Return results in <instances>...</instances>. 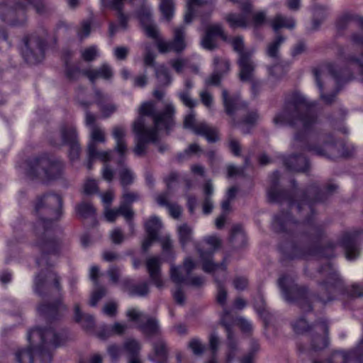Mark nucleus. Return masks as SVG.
I'll list each match as a JSON object with an SVG mask.
<instances>
[{
  "instance_id": "1",
  "label": "nucleus",
  "mask_w": 363,
  "mask_h": 363,
  "mask_svg": "<svg viewBox=\"0 0 363 363\" xmlns=\"http://www.w3.org/2000/svg\"><path fill=\"white\" fill-rule=\"evenodd\" d=\"M279 179V172L276 171L271 177V187L267 192L269 200L278 203L286 201L293 213H300L304 218L301 222H296L289 213H282L274 218V230L279 233H296V237L303 241H315L320 238L323 232L322 225L316 224L312 219L313 203L323 201L318 187L313 185L306 192H303L296 189V183L292 180L294 195L303 197L301 200L295 201L292 196H289L286 191L277 189Z\"/></svg>"
},
{
  "instance_id": "2",
  "label": "nucleus",
  "mask_w": 363,
  "mask_h": 363,
  "mask_svg": "<svg viewBox=\"0 0 363 363\" xmlns=\"http://www.w3.org/2000/svg\"><path fill=\"white\" fill-rule=\"evenodd\" d=\"M62 199L54 194L43 196L35 204V210L40 216L34 226V245L41 253L36 261L38 266H51L48 256L57 255L62 247V242L58 238L62 231L57 223L62 214Z\"/></svg>"
},
{
  "instance_id": "3",
  "label": "nucleus",
  "mask_w": 363,
  "mask_h": 363,
  "mask_svg": "<svg viewBox=\"0 0 363 363\" xmlns=\"http://www.w3.org/2000/svg\"><path fill=\"white\" fill-rule=\"evenodd\" d=\"M313 106L301 94L294 93L286 101L283 111L274 116L273 122L279 126L301 127L302 132L295 134L294 142H303L306 133L316 123V116L312 112Z\"/></svg>"
},
{
  "instance_id": "4",
  "label": "nucleus",
  "mask_w": 363,
  "mask_h": 363,
  "mask_svg": "<svg viewBox=\"0 0 363 363\" xmlns=\"http://www.w3.org/2000/svg\"><path fill=\"white\" fill-rule=\"evenodd\" d=\"M29 347L18 350L15 358L18 363H50V350L60 346L64 337L52 328H35L28 333Z\"/></svg>"
},
{
  "instance_id": "5",
  "label": "nucleus",
  "mask_w": 363,
  "mask_h": 363,
  "mask_svg": "<svg viewBox=\"0 0 363 363\" xmlns=\"http://www.w3.org/2000/svg\"><path fill=\"white\" fill-rule=\"evenodd\" d=\"M60 277L53 270L48 269L46 271H41L34 279V291L40 296L45 294L50 284L52 283L55 289L58 297L52 303L41 304L38 311L42 315L55 318L60 310H66L67 307L63 304L62 287L61 285Z\"/></svg>"
},
{
  "instance_id": "6",
  "label": "nucleus",
  "mask_w": 363,
  "mask_h": 363,
  "mask_svg": "<svg viewBox=\"0 0 363 363\" xmlns=\"http://www.w3.org/2000/svg\"><path fill=\"white\" fill-rule=\"evenodd\" d=\"M33 6L39 14L47 11L44 0H23V2L14 4L12 0H5L0 3V20L11 26H20L26 22L24 11Z\"/></svg>"
},
{
  "instance_id": "7",
  "label": "nucleus",
  "mask_w": 363,
  "mask_h": 363,
  "mask_svg": "<svg viewBox=\"0 0 363 363\" xmlns=\"http://www.w3.org/2000/svg\"><path fill=\"white\" fill-rule=\"evenodd\" d=\"M65 164L60 160L48 155L35 157L28 162L27 174L32 178L52 181L62 178Z\"/></svg>"
},
{
  "instance_id": "8",
  "label": "nucleus",
  "mask_w": 363,
  "mask_h": 363,
  "mask_svg": "<svg viewBox=\"0 0 363 363\" xmlns=\"http://www.w3.org/2000/svg\"><path fill=\"white\" fill-rule=\"evenodd\" d=\"M203 243L208 246L206 248L200 244L196 245V250L202 263V269L206 273L216 272L220 271L223 278L227 275V267L225 263L222 262L220 264L215 263L213 261V254L221 245L220 239L216 235H211L204 238Z\"/></svg>"
},
{
  "instance_id": "9",
  "label": "nucleus",
  "mask_w": 363,
  "mask_h": 363,
  "mask_svg": "<svg viewBox=\"0 0 363 363\" xmlns=\"http://www.w3.org/2000/svg\"><path fill=\"white\" fill-rule=\"evenodd\" d=\"M112 135L116 141L115 151L119 155L117 162L120 169L118 175L120 182L123 189L128 188V186L132 184L134 181V174L133 172L124 164L125 155L128 152L127 143L125 140L126 131L121 126H116L113 128Z\"/></svg>"
},
{
  "instance_id": "10",
  "label": "nucleus",
  "mask_w": 363,
  "mask_h": 363,
  "mask_svg": "<svg viewBox=\"0 0 363 363\" xmlns=\"http://www.w3.org/2000/svg\"><path fill=\"white\" fill-rule=\"evenodd\" d=\"M175 113L174 106L172 104L165 106L164 109L161 113H155V104L153 102H144L139 108V118L142 117L145 121L144 116H151L153 120L154 125L147 128H156L157 131L165 130L169 132L174 125V115Z\"/></svg>"
},
{
  "instance_id": "11",
  "label": "nucleus",
  "mask_w": 363,
  "mask_h": 363,
  "mask_svg": "<svg viewBox=\"0 0 363 363\" xmlns=\"http://www.w3.org/2000/svg\"><path fill=\"white\" fill-rule=\"evenodd\" d=\"M294 330L298 334L309 333L311 348L314 351L321 350L328 345V326L325 321L316 323L310 326L304 318H299L292 324Z\"/></svg>"
},
{
  "instance_id": "12",
  "label": "nucleus",
  "mask_w": 363,
  "mask_h": 363,
  "mask_svg": "<svg viewBox=\"0 0 363 363\" xmlns=\"http://www.w3.org/2000/svg\"><path fill=\"white\" fill-rule=\"evenodd\" d=\"M278 283L284 298L287 302L296 303L305 311L312 309L307 289L304 286L296 284L292 278L288 275L280 277Z\"/></svg>"
},
{
  "instance_id": "13",
  "label": "nucleus",
  "mask_w": 363,
  "mask_h": 363,
  "mask_svg": "<svg viewBox=\"0 0 363 363\" xmlns=\"http://www.w3.org/2000/svg\"><path fill=\"white\" fill-rule=\"evenodd\" d=\"M319 272L327 277V280L320 284V291L323 294L318 298L323 303L333 299L334 296L342 292L344 283L339 274L330 263L322 267Z\"/></svg>"
},
{
  "instance_id": "14",
  "label": "nucleus",
  "mask_w": 363,
  "mask_h": 363,
  "mask_svg": "<svg viewBox=\"0 0 363 363\" xmlns=\"http://www.w3.org/2000/svg\"><path fill=\"white\" fill-rule=\"evenodd\" d=\"M45 41L36 35H30L23 38V47L21 49L25 60L35 65L40 62L45 57Z\"/></svg>"
},
{
  "instance_id": "15",
  "label": "nucleus",
  "mask_w": 363,
  "mask_h": 363,
  "mask_svg": "<svg viewBox=\"0 0 363 363\" xmlns=\"http://www.w3.org/2000/svg\"><path fill=\"white\" fill-rule=\"evenodd\" d=\"M133 130L138 138L133 150L134 153L138 156H141L145 153L146 143H155L158 140V131L156 128H147L142 117L134 121Z\"/></svg>"
},
{
  "instance_id": "16",
  "label": "nucleus",
  "mask_w": 363,
  "mask_h": 363,
  "mask_svg": "<svg viewBox=\"0 0 363 363\" xmlns=\"http://www.w3.org/2000/svg\"><path fill=\"white\" fill-rule=\"evenodd\" d=\"M126 315L130 321L138 323V329L145 335L152 337L160 333L158 320L135 308L128 309Z\"/></svg>"
},
{
  "instance_id": "17",
  "label": "nucleus",
  "mask_w": 363,
  "mask_h": 363,
  "mask_svg": "<svg viewBox=\"0 0 363 363\" xmlns=\"http://www.w3.org/2000/svg\"><path fill=\"white\" fill-rule=\"evenodd\" d=\"M184 127L191 129L195 134L203 135L208 143H216L219 140L218 130L206 122L196 123L195 113L191 110L190 113L185 116Z\"/></svg>"
},
{
  "instance_id": "18",
  "label": "nucleus",
  "mask_w": 363,
  "mask_h": 363,
  "mask_svg": "<svg viewBox=\"0 0 363 363\" xmlns=\"http://www.w3.org/2000/svg\"><path fill=\"white\" fill-rule=\"evenodd\" d=\"M186 28L180 26L174 28V37L172 41H166L159 39L157 41V48L160 53H166L171 51L177 53L182 52L186 48L185 38Z\"/></svg>"
},
{
  "instance_id": "19",
  "label": "nucleus",
  "mask_w": 363,
  "mask_h": 363,
  "mask_svg": "<svg viewBox=\"0 0 363 363\" xmlns=\"http://www.w3.org/2000/svg\"><path fill=\"white\" fill-rule=\"evenodd\" d=\"M363 240V230L346 232L342 235L340 245L344 248L345 257L349 260H353L359 255L357 242Z\"/></svg>"
},
{
  "instance_id": "20",
  "label": "nucleus",
  "mask_w": 363,
  "mask_h": 363,
  "mask_svg": "<svg viewBox=\"0 0 363 363\" xmlns=\"http://www.w3.org/2000/svg\"><path fill=\"white\" fill-rule=\"evenodd\" d=\"M62 145H69V157L72 161L79 159L81 147L78 143L77 134L74 127L63 125L60 128Z\"/></svg>"
},
{
  "instance_id": "21",
  "label": "nucleus",
  "mask_w": 363,
  "mask_h": 363,
  "mask_svg": "<svg viewBox=\"0 0 363 363\" xmlns=\"http://www.w3.org/2000/svg\"><path fill=\"white\" fill-rule=\"evenodd\" d=\"M218 36L220 37L224 41L228 40V37L220 25L214 24L208 26L205 35L201 40L202 47L208 50H213L216 48V38Z\"/></svg>"
},
{
  "instance_id": "22",
  "label": "nucleus",
  "mask_w": 363,
  "mask_h": 363,
  "mask_svg": "<svg viewBox=\"0 0 363 363\" xmlns=\"http://www.w3.org/2000/svg\"><path fill=\"white\" fill-rule=\"evenodd\" d=\"M161 259L151 257L146 259L145 265L151 281L159 289L163 287L164 281L161 272Z\"/></svg>"
},
{
  "instance_id": "23",
  "label": "nucleus",
  "mask_w": 363,
  "mask_h": 363,
  "mask_svg": "<svg viewBox=\"0 0 363 363\" xmlns=\"http://www.w3.org/2000/svg\"><path fill=\"white\" fill-rule=\"evenodd\" d=\"M222 100L226 113L230 116L237 111L247 106V104L241 100L239 94L230 95L225 89L222 90Z\"/></svg>"
},
{
  "instance_id": "24",
  "label": "nucleus",
  "mask_w": 363,
  "mask_h": 363,
  "mask_svg": "<svg viewBox=\"0 0 363 363\" xmlns=\"http://www.w3.org/2000/svg\"><path fill=\"white\" fill-rule=\"evenodd\" d=\"M96 116L89 111H86L85 124L90 129V141L89 144L96 143H105L106 137L104 131L101 127L96 124Z\"/></svg>"
},
{
  "instance_id": "25",
  "label": "nucleus",
  "mask_w": 363,
  "mask_h": 363,
  "mask_svg": "<svg viewBox=\"0 0 363 363\" xmlns=\"http://www.w3.org/2000/svg\"><path fill=\"white\" fill-rule=\"evenodd\" d=\"M252 54H242L241 57L238 58L239 76L242 82L251 81L253 79L255 65L252 60Z\"/></svg>"
},
{
  "instance_id": "26",
  "label": "nucleus",
  "mask_w": 363,
  "mask_h": 363,
  "mask_svg": "<svg viewBox=\"0 0 363 363\" xmlns=\"http://www.w3.org/2000/svg\"><path fill=\"white\" fill-rule=\"evenodd\" d=\"M196 262L191 257H186L183 263V269L186 272V275H183L179 271V267L172 266L170 269V277L172 281L177 284H181L186 281L187 277L196 268Z\"/></svg>"
},
{
  "instance_id": "27",
  "label": "nucleus",
  "mask_w": 363,
  "mask_h": 363,
  "mask_svg": "<svg viewBox=\"0 0 363 363\" xmlns=\"http://www.w3.org/2000/svg\"><path fill=\"white\" fill-rule=\"evenodd\" d=\"M323 145L324 149H322L320 147H313L310 145L306 146L304 148L308 151L313 152L317 155L325 156L329 158H333L338 155H342L343 157L349 156V155L345 154L344 152L340 153L334 141L325 140Z\"/></svg>"
},
{
  "instance_id": "28",
  "label": "nucleus",
  "mask_w": 363,
  "mask_h": 363,
  "mask_svg": "<svg viewBox=\"0 0 363 363\" xmlns=\"http://www.w3.org/2000/svg\"><path fill=\"white\" fill-rule=\"evenodd\" d=\"M141 23L144 26L146 35L155 40L157 43V40L162 39L159 36V31L157 26L151 21V12L150 10H143L138 13Z\"/></svg>"
},
{
  "instance_id": "29",
  "label": "nucleus",
  "mask_w": 363,
  "mask_h": 363,
  "mask_svg": "<svg viewBox=\"0 0 363 363\" xmlns=\"http://www.w3.org/2000/svg\"><path fill=\"white\" fill-rule=\"evenodd\" d=\"M95 102L104 118L109 117L117 109L115 104L109 102L108 96L104 95L98 89L95 90Z\"/></svg>"
},
{
  "instance_id": "30",
  "label": "nucleus",
  "mask_w": 363,
  "mask_h": 363,
  "mask_svg": "<svg viewBox=\"0 0 363 363\" xmlns=\"http://www.w3.org/2000/svg\"><path fill=\"white\" fill-rule=\"evenodd\" d=\"M82 72L83 75L86 77L92 83H94L98 78L109 79L113 75L111 68L106 64L102 65L97 69H83Z\"/></svg>"
},
{
  "instance_id": "31",
  "label": "nucleus",
  "mask_w": 363,
  "mask_h": 363,
  "mask_svg": "<svg viewBox=\"0 0 363 363\" xmlns=\"http://www.w3.org/2000/svg\"><path fill=\"white\" fill-rule=\"evenodd\" d=\"M225 330L227 332V351H226V362L225 363H232L239 353V347L237 340L234 337L233 333L230 328V326L225 323Z\"/></svg>"
},
{
  "instance_id": "32",
  "label": "nucleus",
  "mask_w": 363,
  "mask_h": 363,
  "mask_svg": "<svg viewBox=\"0 0 363 363\" xmlns=\"http://www.w3.org/2000/svg\"><path fill=\"white\" fill-rule=\"evenodd\" d=\"M359 349L352 350L349 352H335L330 357L324 362L313 361V363H349L352 360L360 361L357 358Z\"/></svg>"
},
{
  "instance_id": "33",
  "label": "nucleus",
  "mask_w": 363,
  "mask_h": 363,
  "mask_svg": "<svg viewBox=\"0 0 363 363\" xmlns=\"http://www.w3.org/2000/svg\"><path fill=\"white\" fill-rule=\"evenodd\" d=\"M286 167L294 172H305L308 168V161L302 155H293L284 160Z\"/></svg>"
},
{
  "instance_id": "34",
  "label": "nucleus",
  "mask_w": 363,
  "mask_h": 363,
  "mask_svg": "<svg viewBox=\"0 0 363 363\" xmlns=\"http://www.w3.org/2000/svg\"><path fill=\"white\" fill-rule=\"evenodd\" d=\"M169 200V192L160 194L156 198V201L160 206H166L168 208L172 217L178 218L182 213V208L175 203H170Z\"/></svg>"
},
{
  "instance_id": "35",
  "label": "nucleus",
  "mask_w": 363,
  "mask_h": 363,
  "mask_svg": "<svg viewBox=\"0 0 363 363\" xmlns=\"http://www.w3.org/2000/svg\"><path fill=\"white\" fill-rule=\"evenodd\" d=\"M123 289L132 296H145L149 293V286L144 281L138 284H134L130 280H124Z\"/></svg>"
},
{
  "instance_id": "36",
  "label": "nucleus",
  "mask_w": 363,
  "mask_h": 363,
  "mask_svg": "<svg viewBox=\"0 0 363 363\" xmlns=\"http://www.w3.org/2000/svg\"><path fill=\"white\" fill-rule=\"evenodd\" d=\"M225 20L233 29L247 28L250 23L245 13H229L225 15Z\"/></svg>"
},
{
  "instance_id": "37",
  "label": "nucleus",
  "mask_w": 363,
  "mask_h": 363,
  "mask_svg": "<svg viewBox=\"0 0 363 363\" xmlns=\"http://www.w3.org/2000/svg\"><path fill=\"white\" fill-rule=\"evenodd\" d=\"M71 56L72 54L69 52H67L65 55V75L69 81L74 82L80 77L81 74H83V70H81L78 65L69 63V58Z\"/></svg>"
},
{
  "instance_id": "38",
  "label": "nucleus",
  "mask_w": 363,
  "mask_h": 363,
  "mask_svg": "<svg viewBox=\"0 0 363 363\" xmlns=\"http://www.w3.org/2000/svg\"><path fill=\"white\" fill-rule=\"evenodd\" d=\"M212 273L213 274L217 285L216 301L220 305L225 306L227 299V291L225 289L223 282L226 278H223L220 271H216ZM225 277H227V276Z\"/></svg>"
},
{
  "instance_id": "39",
  "label": "nucleus",
  "mask_w": 363,
  "mask_h": 363,
  "mask_svg": "<svg viewBox=\"0 0 363 363\" xmlns=\"http://www.w3.org/2000/svg\"><path fill=\"white\" fill-rule=\"evenodd\" d=\"M270 25L272 29L277 32L281 28L293 29L296 22L293 18L286 17L280 13L277 14L271 21Z\"/></svg>"
},
{
  "instance_id": "40",
  "label": "nucleus",
  "mask_w": 363,
  "mask_h": 363,
  "mask_svg": "<svg viewBox=\"0 0 363 363\" xmlns=\"http://www.w3.org/2000/svg\"><path fill=\"white\" fill-rule=\"evenodd\" d=\"M74 311L76 322L80 323L82 328L86 330H91L94 326V317L89 314L82 313L78 303L74 305Z\"/></svg>"
},
{
  "instance_id": "41",
  "label": "nucleus",
  "mask_w": 363,
  "mask_h": 363,
  "mask_svg": "<svg viewBox=\"0 0 363 363\" xmlns=\"http://www.w3.org/2000/svg\"><path fill=\"white\" fill-rule=\"evenodd\" d=\"M315 77V82L316 84L319 89L320 91V97L322 99V101L326 104H331L333 102H334L336 99L337 94L340 90L338 87L335 89L334 91H333L330 94H325L323 91V85L320 79V72L318 69H315L313 71Z\"/></svg>"
},
{
  "instance_id": "42",
  "label": "nucleus",
  "mask_w": 363,
  "mask_h": 363,
  "mask_svg": "<svg viewBox=\"0 0 363 363\" xmlns=\"http://www.w3.org/2000/svg\"><path fill=\"white\" fill-rule=\"evenodd\" d=\"M128 328V325L125 323H115L111 327L104 326L101 331L99 332L98 336L101 339H106L113 335H123Z\"/></svg>"
},
{
  "instance_id": "43",
  "label": "nucleus",
  "mask_w": 363,
  "mask_h": 363,
  "mask_svg": "<svg viewBox=\"0 0 363 363\" xmlns=\"http://www.w3.org/2000/svg\"><path fill=\"white\" fill-rule=\"evenodd\" d=\"M153 349L156 359L153 357H150V359L155 363H166L167 359V350L165 342L162 339H159L153 344Z\"/></svg>"
},
{
  "instance_id": "44",
  "label": "nucleus",
  "mask_w": 363,
  "mask_h": 363,
  "mask_svg": "<svg viewBox=\"0 0 363 363\" xmlns=\"http://www.w3.org/2000/svg\"><path fill=\"white\" fill-rule=\"evenodd\" d=\"M207 0H188L186 3V10L184 17V21L186 24L191 23L196 13L194 6H201L207 4Z\"/></svg>"
},
{
  "instance_id": "45",
  "label": "nucleus",
  "mask_w": 363,
  "mask_h": 363,
  "mask_svg": "<svg viewBox=\"0 0 363 363\" xmlns=\"http://www.w3.org/2000/svg\"><path fill=\"white\" fill-rule=\"evenodd\" d=\"M147 235L152 238H157L158 232L162 228L160 220L156 217H151L145 224Z\"/></svg>"
},
{
  "instance_id": "46",
  "label": "nucleus",
  "mask_w": 363,
  "mask_h": 363,
  "mask_svg": "<svg viewBox=\"0 0 363 363\" xmlns=\"http://www.w3.org/2000/svg\"><path fill=\"white\" fill-rule=\"evenodd\" d=\"M230 241L237 247H242L246 242V236L240 225H235L232 228Z\"/></svg>"
},
{
  "instance_id": "47",
  "label": "nucleus",
  "mask_w": 363,
  "mask_h": 363,
  "mask_svg": "<svg viewBox=\"0 0 363 363\" xmlns=\"http://www.w3.org/2000/svg\"><path fill=\"white\" fill-rule=\"evenodd\" d=\"M123 350L128 354V357L139 355L141 344L136 339L128 338L123 342Z\"/></svg>"
},
{
  "instance_id": "48",
  "label": "nucleus",
  "mask_w": 363,
  "mask_h": 363,
  "mask_svg": "<svg viewBox=\"0 0 363 363\" xmlns=\"http://www.w3.org/2000/svg\"><path fill=\"white\" fill-rule=\"evenodd\" d=\"M175 9L174 0H160V10L162 16L167 21H170L174 16Z\"/></svg>"
},
{
  "instance_id": "49",
  "label": "nucleus",
  "mask_w": 363,
  "mask_h": 363,
  "mask_svg": "<svg viewBox=\"0 0 363 363\" xmlns=\"http://www.w3.org/2000/svg\"><path fill=\"white\" fill-rule=\"evenodd\" d=\"M111 151H97L96 144L91 143L88 145V155L91 159L98 158L99 160L106 162L111 159Z\"/></svg>"
},
{
  "instance_id": "50",
  "label": "nucleus",
  "mask_w": 363,
  "mask_h": 363,
  "mask_svg": "<svg viewBox=\"0 0 363 363\" xmlns=\"http://www.w3.org/2000/svg\"><path fill=\"white\" fill-rule=\"evenodd\" d=\"M155 77L162 86H168L172 82L171 76L167 68L164 65H159L155 67Z\"/></svg>"
},
{
  "instance_id": "51",
  "label": "nucleus",
  "mask_w": 363,
  "mask_h": 363,
  "mask_svg": "<svg viewBox=\"0 0 363 363\" xmlns=\"http://www.w3.org/2000/svg\"><path fill=\"white\" fill-rule=\"evenodd\" d=\"M284 41L285 38L281 35H278L275 39L269 44L267 49V55L270 57L277 59L279 57V48Z\"/></svg>"
},
{
  "instance_id": "52",
  "label": "nucleus",
  "mask_w": 363,
  "mask_h": 363,
  "mask_svg": "<svg viewBox=\"0 0 363 363\" xmlns=\"http://www.w3.org/2000/svg\"><path fill=\"white\" fill-rule=\"evenodd\" d=\"M179 242L184 247L191 242L192 238V229L186 223L178 228Z\"/></svg>"
},
{
  "instance_id": "53",
  "label": "nucleus",
  "mask_w": 363,
  "mask_h": 363,
  "mask_svg": "<svg viewBox=\"0 0 363 363\" xmlns=\"http://www.w3.org/2000/svg\"><path fill=\"white\" fill-rule=\"evenodd\" d=\"M77 215L83 218L91 217L95 213V208L93 206L86 202H82L75 207Z\"/></svg>"
},
{
  "instance_id": "54",
  "label": "nucleus",
  "mask_w": 363,
  "mask_h": 363,
  "mask_svg": "<svg viewBox=\"0 0 363 363\" xmlns=\"http://www.w3.org/2000/svg\"><path fill=\"white\" fill-rule=\"evenodd\" d=\"M230 44L233 50L238 53L239 57H241L242 54H251L252 51L244 50V40L242 36H236L230 40Z\"/></svg>"
},
{
  "instance_id": "55",
  "label": "nucleus",
  "mask_w": 363,
  "mask_h": 363,
  "mask_svg": "<svg viewBox=\"0 0 363 363\" xmlns=\"http://www.w3.org/2000/svg\"><path fill=\"white\" fill-rule=\"evenodd\" d=\"M213 62L216 66V72H219L222 75L230 70V64L228 59L215 57Z\"/></svg>"
},
{
  "instance_id": "56",
  "label": "nucleus",
  "mask_w": 363,
  "mask_h": 363,
  "mask_svg": "<svg viewBox=\"0 0 363 363\" xmlns=\"http://www.w3.org/2000/svg\"><path fill=\"white\" fill-rule=\"evenodd\" d=\"M140 199V196L137 191H131L128 188L123 189L121 202L130 206Z\"/></svg>"
},
{
  "instance_id": "57",
  "label": "nucleus",
  "mask_w": 363,
  "mask_h": 363,
  "mask_svg": "<svg viewBox=\"0 0 363 363\" xmlns=\"http://www.w3.org/2000/svg\"><path fill=\"white\" fill-rule=\"evenodd\" d=\"M98 49L95 45L86 48L81 52L82 58L85 62H92L98 57Z\"/></svg>"
},
{
  "instance_id": "58",
  "label": "nucleus",
  "mask_w": 363,
  "mask_h": 363,
  "mask_svg": "<svg viewBox=\"0 0 363 363\" xmlns=\"http://www.w3.org/2000/svg\"><path fill=\"white\" fill-rule=\"evenodd\" d=\"M267 22V13L264 11H257L252 15V23L255 28H259Z\"/></svg>"
},
{
  "instance_id": "59",
  "label": "nucleus",
  "mask_w": 363,
  "mask_h": 363,
  "mask_svg": "<svg viewBox=\"0 0 363 363\" xmlns=\"http://www.w3.org/2000/svg\"><path fill=\"white\" fill-rule=\"evenodd\" d=\"M106 294V289L98 286L91 294L89 304L91 306H96L98 302Z\"/></svg>"
},
{
  "instance_id": "60",
  "label": "nucleus",
  "mask_w": 363,
  "mask_h": 363,
  "mask_svg": "<svg viewBox=\"0 0 363 363\" xmlns=\"http://www.w3.org/2000/svg\"><path fill=\"white\" fill-rule=\"evenodd\" d=\"M145 54L143 56L144 65L148 67H154L155 66V55L151 50V46L150 44L144 45Z\"/></svg>"
},
{
  "instance_id": "61",
  "label": "nucleus",
  "mask_w": 363,
  "mask_h": 363,
  "mask_svg": "<svg viewBox=\"0 0 363 363\" xmlns=\"http://www.w3.org/2000/svg\"><path fill=\"white\" fill-rule=\"evenodd\" d=\"M170 65L177 73H182L185 67H189V60L186 58H177L169 62Z\"/></svg>"
},
{
  "instance_id": "62",
  "label": "nucleus",
  "mask_w": 363,
  "mask_h": 363,
  "mask_svg": "<svg viewBox=\"0 0 363 363\" xmlns=\"http://www.w3.org/2000/svg\"><path fill=\"white\" fill-rule=\"evenodd\" d=\"M179 97L182 104L191 110L197 105V101L191 97L188 91H181Z\"/></svg>"
},
{
  "instance_id": "63",
  "label": "nucleus",
  "mask_w": 363,
  "mask_h": 363,
  "mask_svg": "<svg viewBox=\"0 0 363 363\" xmlns=\"http://www.w3.org/2000/svg\"><path fill=\"white\" fill-rule=\"evenodd\" d=\"M189 347L195 355H201L205 350V345L197 338H194L189 342Z\"/></svg>"
},
{
  "instance_id": "64",
  "label": "nucleus",
  "mask_w": 363,
  "mask_h": 363,
  "mask_svg": "<svg viewBox=\"0 0 363 363\" xmlns=\"http://www.w3.org/2000/svg\"><path fill=\"white\" fill-rule=\"evenodd\" d=\"M118 211L119 215L123 216L126 219V220H130L133 219L134 212L133 211L130 205L121 202V204L118 208Z\"/></svg>"
}]
</instances>
